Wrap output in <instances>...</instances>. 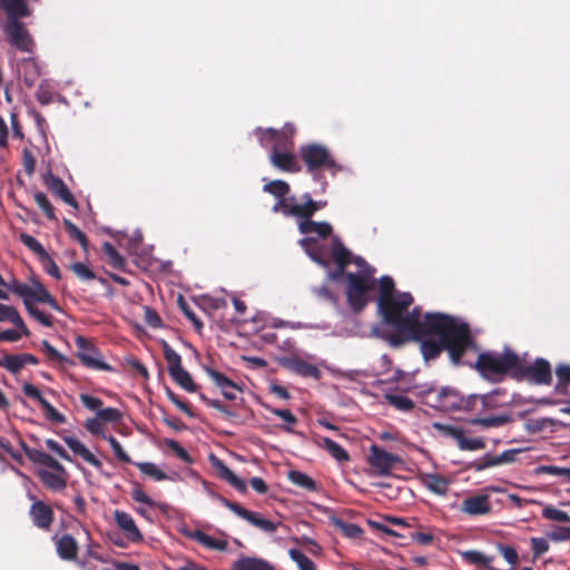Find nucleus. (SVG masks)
I'll list each match as a JSON object with an SVG mask.
<instances>
[{
	"label": "nucleus",
	"instance_id": "obj_1",
	"mask_svg": "<svg viewBox=\"0 0 570 570\" xmlns=\"http://www.w3.org/2000/svg\"><path fill=\"white\" fill-rule=\"evenodd\" d=\"M421 325L422 338L417 342L425 363L435 361L446 351L451 364L455 367L462 366L466 364L463 361L465 353L478 350L469 324L458 322L453 316L426 313Z\"/></svg>",
	"mask_w": 570,
	"mask_h": 570
},
{
	"label": "nucleus",
	"instance_id": "obj_2",
	"mask_svg": "<svg viewBox=\"0 0 570 570\" xmlns=\"http://www.w3.org/2000/svg\"><path fill=\"white\" fill-rule=\"evenodd\" d=\"M414 299L411 293H397L396 297L386 302H377V309L384 324L392 328L414 330L422 324V311L416 306L409 311Z\"/></svg>",
	"mask_w": 570,
	"mask_h": 570
},
{
	"label": "nucleus",
	"instance_id": "obj_3",
	"mask_svg": "<svg viewBox=\"0 0 570 570\" xmlns=\"http://www.w3.org/2000/svg\"><path fill=\"white\" fill-rule=\"evenodd\" d=\"M518 353L505 346L502 352L484 351L479 353L474 364L465 365L474 368L484 380L491 383L502 382L507 376L513 379Z\"/></svg>",
	"mask_w": 570,
	"mask_h": 570
},
{
	"label": "nucleus",
	"instance_id": "obj_4",
	"mask_svg": "<svg viewBox=\"0 0 570 570\" xmlns=\"http://www.w3.org/2000/svg\"><path fill=\"white\" fill-rule=\"evenodd\" d=\"M505 396L507 392L502 389H495L483 395L475 394L478 402L474 404L472 413H475L478 416L472 419L471 423L483 429L500 428L510 423L512 417L509 413L485 415L490 411L508 405L510 401L505 400Z\"/></svg>",
	"mask_w": 570,
	"mask_h": 570
},
{
	"label": "nucleus",
	"instance_id": "obj_5",
	"mask_svg": "<svg viewBox=\"0 0 570 570\" xmlns=\"http://www.w3.org/2000/svg\"><path fill=\"white\" fill-rule=\"evenodd\" d=\"M298 156L309 174L327 170L332 175H335L342 170V166L336 163L328 148L321 144L312 142L302 145Z\"/></svg>",
	"mask_w": 570,
	"mask_h": 570
},
{
	"label": "nucleus",
	"instance_id": "obj_6",
	"mask_svg": "<svg viewBox=\"0 0 570 570\" xmlns=\"http://www.w3.org/2000/svg\"><path fill=\"white\" fill-rule=\"evenodd\" d=\"M375 289V279L368 273H348L345 283L347 304L354 313L362 312L370 302V293Z\"/></svg>",
	"mask_w": 570,
	"mask_h": 570
},
{
	"label": "nucleus",
	"instance_id": "obj_7",
	"mask_svg": "<svg viewBox=\"0 0 570 570\" xmlns=\"http://www.w3.org/2000/svg\"><path fill=\"white\" fill-rule=\"evenodd\" d=\"M476 402L478 400L475 399V394L463 395L454 387L444 386L435 394V402H430V400L426 399L424 404L444 412L464 411L472 413L473 406Z\"/></svg>",
	"mask_w": 570,
	"mask_h": 570
},
{
	"label": "nucleus",
	"instance_id": "obj_8",
	"mask_svg": "<svg viewBox=\"0 0 570 570\" xmlns=\"http://www.w3.org/2000/svg\"><path fill=\"white\" fill-rule=\"evenodd\" d=\"M513 380L527 381L535 385H550L552 382L551 365L542 357L537 358L533 363H528L518 354Z\"/></svg>",
	"mask_w": 570,
	"mask_h": 570
},
{
	"label": "nucleus",
	"instance_id": "obj_9",
	"mask_svg": "<svg viewBox=\"0 0 570 570\" xmlns=\"http://www.w3.org/2000/svg\"><path fill=\"white\" fill-rule=\"evenodd\" d=\"M0 27L10 47L24 53L35 52V39L22 20L1 21Z\"/></svg>",
	"mask_w": 570,
	"mask_h": 570
},
{
	"label": "nucleus",
	"instance_id": "obj_10",
	"mask_svg": "<svg viewBox=\"0 0 570 570\" xmlns=\"http://www.w3.org/2000/svg\"><path fill=\"white\" fill-rule=\"evenodd\" d=\"M163 353L168 363V372L171 379L187 392H196L197 384L194 382L189 372L181 366L180 355L166 341H163Z\"/></svg>",
	"mask_w": 570,
	"mask_h": 570
},
{
	"label": "nucleus",
	"instance_id": "obj_11",
	"mask_svg": "<svg viewBox=\"0 0 570 570\" xmlns=\"http://www.w3.org/2000/svg\"><path fill=\"white\" fill-rule=\"evenodd\" d=\"M218 499L224 504V507L233 511L239 518L249 522L252 525L261 529L262 531L266 533H273L277 530L279 523H275L268 519L263 518L261 513L247 510L239 503L230 501L226 498L219 497Z\"/></svg>",
	"mask_w": 570,
	"mask_h": 570
},
{
	"label": "nucleus",
	"instance_id": "obj_12",
	"mask_svg": "<svg viewBox=\"0 0 570 570\" xmlns=\"http://www.w3.org/2000/svg\"><path fill=\"white\" fill-rule=\"evenodd\" d=\"M75 342L78 348L77 357L81 364L92 370L111 371V366L101 360L100 352L90 340L83 336H77Z\"/></svg>",
	"mask_w": 570,
	"mask_h": 570
},
{
	"label": "nucleus",
	"instance_id": "obj_13",
	"mask_svg": "<svg viewBox=\"0 0 570 570\" xmlns=\"http://www.w3.org/2000/svg\"><path fill=\"white\" fill-rule=\"evenodd\" d=\"M367 462L376 471V474L389 475L396 464L402 463V459L376 444H372Z\"/></svg>",
	"mask_w": 570,
	"mask_h": 570
},
{
	"label": "nucleus",
	"instance_id": "obj_14",
	"mask_svg": "<svg viewBox=\"0 0 570 570\" xmlns=\"http://www.w3.org/2000/svg\"><path fill=\"white\" fill-rule=\"evenodd\" d=\"M32 500L29 509V517L32 524L43 531H49L55 521V513L52 508L41 500H38L33 494L28 495Z\"/></svg>",
	"mask_w": 570,
	"mask_h": 570
},
{
	"label": "nucleus",
	"instance_id": "obj_15",
	"mask_svg": "<svg viewBox=\"0 0 570 570\" xmlns=\"http://www.w3.org/2000/svg\"><path fill=\"white\" fill-rule=\"evenodd\" d=\"M435 426L442 431L446 436L454 439L461 450L475 451L485 448V443L480 438H466L465 432L462 428L435 424Z\"/></svg>",
	"mask_w": 570,
	"mask_h": 570
},
{
	"label": "nucleus",
	"instance_id": "obj_16",
	"mask_svg": "<svg viewBox=\"0 0 570 570\" xmlns=\"http://www.w3.org/2000/svg\"><path fill=\"white\" fill-rule=\"evenodd\" d=\"M0 13L3 14L2 21L23 20L32 14L29 0H0Z\"/></svg>",
	"mask_w": 570,
	"mask_h": 570
},
{
	"label": "nucleus",
	"instance_id": "obj_17",
	"mask_svg": "<svg viewBox=\"0 0 570 570\" xmlns=\"http://www.w3.org/2000/svg\"><path fill=\"white\" fill-rule=\"evenodd\" d=\"M460 511L470 517L487 515L492 511L490 497L488 494L468 497L462 501Z\"/></svg>",
	"mask_w": 570,
	"mask_h": 570
},
{
	"label": "nucleus",
	"instance_id": "obj_18",
	"mask_svg": "<svg viewBox=\"0 0 570 570\" xmlns=\"http://www.w3.org/2000/svg\"><path fill=\"white\" fill-rule=\"evenodd\" d=\"M45 185L55 196L59 197L67 205L76 210L79 208V203L60 177L48 174L45 177Z\"/></svg>",
	"mask_w": 570,
	"mask_h": 570
},
{
	"label": "nucleus",
	"instance_id": "obj_19",
	"mask_svg": "<svg viewBox=\"0 0 570 570\" xmlns=\"http://www.w3.org/2000/svg\"><path fill=\"white\" fill-rule=\"evenodd\" d=\"M114 514L117 527L124 532L125 537L129 541L134 543H139L144 540L142 533L140 532V530L136 525L135 520L129 513L116 510Z\"/></svg>",
	"mask_w": 570,
	"mask_h": 570
},
{
	"label": "nucleus",
	"instance_id": "obj_20",
	"mask_svg": "<svg viewBox=\"0 0 570 570\" xmlns=\"http://www.w3.org/2000/svg\"><path fill=\"white\" fill-rule=\"evenodd\" d=\"M271 164L281 171L299 173L302 167L291 150H272Z\"/></svg>",
	"mask_w": 570,
	"mask_h": 570
},
{
	"label": "nucleus",
	"instance_id": "obj_21",
	"mask_svg": "<svg viewBox=\"0 0 570 570\" xmlns=\"http://www.w3.org/2000/svg\"><path fill=\"white\" fill-rule=\"evenodd\" d=\"M209 461L222 480L227 481L240 493H245L247 491L245 481L239 479L219 458L215 454H210Z\"/></svg>",
	"mask_w": 570,
	"mask_h": 570
},
{
	"label": "nucleus",
	"instance_id": "obj_22",
	"mask_svg": "<svg viewBox=\"0 0 570 570\" xmlns=\"http://www.w3.org/2000/svg\"><path fill=\"white\" fill-rule=\"evenodd\" d=\"M395 332L382 337L389 343L390 346L397 348L410 341H419L422 338V325L419 324L414 330L393 328Z\"/></svg>",
	"mask_w": 570,
	"mask_h": 570
},
{
	"label": "nucleus",
	"instance_id": "obj_23",
	"mask_svg": "<svg viewBox=\"0 0 570 570\" xmlns=\"http://www.w3.org/2000/svg\"><path fill=\"white\" fill-rule=\"evenodd\" d=\"M313 442L317 448L325 450L340 463L348 462L351 460L348 452L328 436L314 434Z\"/></svg>",
	"mask_w": 570,
	"mask_h": 570
},
{
	"label": "nucleus",
	"instance_id": "obj_24",
	"mask_svg": "<svg viewBox=\"0 0 570 570\" xmlns=\"http://www.w3.org/2000/svg\"><path fill=\"white\" fill-rule=\"evenodd\" d=\"M301 246L304 248L305 253L308 257L315 262L317 265L327 268L330 266V262L326 257V253L324 246L320 244V242L313 237H305L301 239Z\"/></svg>",
	"mask_w": 570,
	"mask_h": 570
},
{
	"label": "nucleus",
	"instance_id": "obj_25",
	"mask_svg": "<svg viewBox=\"0 0 570 570\" xmlns=\"http://www.w3.org/2000/svg\"><path fill=\"white\" fill-rule=\"evenodd\" d=\"M37 474L42 484L51 491L60 492L67 488L68 473L66 469L65 473L57 471L39 470Z\"/></svg>",
	"mask_w": 570,
	"mask_h": 570
},
{
	"label": "nucleus",
	"instance_id": "obj_26",
	"mask_svg": "<svg viewBox=\"0 0 570 570\" xmlns=\"http://www.w3.org/2000/svg\"><path fill=\"white\" fill-rule=\"evenodd\" d=\"M79 546L77 540L69 533L56 539V551L60 559L71 561L77 558Z\"/></svg>",
	"mask_w": 570,
	"mask_h": 570
},
{
	"label": "nucleus",
	"instance_id": "obj_27",
	"mask_svg": "<svg viewBox=\"0 0 570 570\" xmlns=\"http://www.w3.org/2000/svg\"><path fill=\"white\" fill-rule=\"evenodd\" d=\"M208 376L215 382V384L222 390L225 399L233 401L236 399L234 393L235 390H239L237 384L228 379L222 372L214 368H206Z\"/></svg>",
	"mask_w": 570,
	"mask_h": 570
},
{
	"label": "nucleus",
	"instance_id": "obj_28",
	"mask_svg": "<svg viewBox=\"0 0 570 570\" xmlns=\"http://www.w3.org/2000/svg\"><path fill=\"white\" fill-rule=\"evenodd\" d=\"M63 440L68 448L75 454L79 455L83 461L95 466L96 469L102 468V462L97 459L82 442L72 436H66Z\"/></svg>",
	"mask_w": 570,
	"mask_h": 570
},
{
	"label": "nucleus",
	"instance_id": "obj_29",
	"mask_svg": "<svg viewBox=\"0 0 570 570\" xmlns=\"http://www.w3.org/2000/svg\"><path fill=\"white\" fill-rule=\"evenodd\" d=\"M63 440L68 448L75 454L79 455L83 461L95 466L96 469L102 468V462L97 459L82 442L72 436H66Z\"/></svg>",
	"mask_w": 570,
	"mask_h": 570
},
{
	"label": "nucleus",
	"instance_id": "obj_30",
	"mask_svg": "<svg viewBox=\"0 0 570 570\" xmlns=\"http://www.w3.org/2000/svg\"><path fill=\"white\" fill-rule=\"evenodd\" d=\"M298 229L302 234L315 233L322 238H327L332 232V226L326 222H314L312 218H302L298 224Z\"/></svg>",
	"mask_w": 570,
	"mask_h": 570
},
{
	"label": "nucleus",
	"instance_id": "obj_31",
	"mask_svg": "<svg viewBox=\"0 0 570 570\" xmlns=\"http://www.w3.org/2000/svg\"><path fill=\"white\" fill-rule=\"evenodd\" d=\"M187 537L212 550L224 551L228 546L226 540L215 539L202 530L188 532Z\"/></svg>",
	"mask_w": 570,
	"mask_h": 570
},
{
	"label": "nucleus",
	"instance_id": "obj_32",
	"mask_svg": "<svg viewBox=\"0 0 570 570\" xmlns=\"http://www.w3.org/2000/svg\"><path fill=\"white\" fill-rule=\"evenodd\" d=\"M559 421L551 417H530L525 421V429L530 433L553 432Z\"/></svg>",
	"mask_w": 570,
	"mask_h": 570
},
{
	"label": "nucleus",
	"instance_id": "obj_33",
	"mask_svg": "<svg viewBox=\"0 0 570 570\" xmlns=\"http://www.w3.org/2000/svg\"><path fill=\"white\" fill-rule=\"evenodd\" d=\"M289 367L303 377L320 380L322 375L317 366L298 357L289 360Z\"/></svg>",
	"mask_w": 570,
	"mask_h": 570
},
{
	"label": "nucleus",
	"instance_id": "obj_34",
	"mask_svg": "<svg viewBox=\"0 0 570 570\" xmlns=\"http://www.w3.org/2000/svg\"><path fill=\"white\" fill-rule=\"evenodd\" d=\"M4 321L12 323L17 328L22 331L23 335L28 336L30 334L19 312L13 306L0 303V322Z\"/></svg>",
	"mask_w": 570,
	"mask_h": 570
},
{
	"label": "nucleus",
	"instance_id": "obj_35",
	"mask_svg": "<svg viewBox=\"0 0 570 570\" xmlns=\"http://www.w3.org/2000/svg\"><path fill=\"white\" fill-rule=\"evenodd\" d=\"M331 256L335 265L348 266L352 264V253L348 250L338 237H333Z\"/></svg>",
	"mask_w": 570,
	"mask_h": 570
},
{
	"label": "nucleus",
	"instance_id": "obj_36",
	"mask_svg": "<svg viewBox=\"0 0 570 570\" xmlns=\"http://www.w3.org/2000/svg\"><path fill=\"white\" fill-rule=\"evenodd\" d=\"M233 570H274V568L263 559L242 557L234 562Z\"/></svg>",
	"mask_w": 570,
	"mask_h": 570
},
{
	"label": "nucleus",
	"instance_id": "obj_37",
	"mask_svg": "<svg viewBox=\"0 0 570 570\" xmlns=\"http://www.w3.org/2000/svg\"><path fill=\"white\" fill-rule=\"evenodd\" d=\"M301 204L294 203V197L287 198H277V202L273 206L274 213H283L285 216L298 217L301 218Z\"/></svg>",
	"mask_w": 570,
	"mask_h": 570
},
{
	"label": "nucleus",
	"instance_id": "obj_38",
	"mask_svg": "<svg viewBox=\"0 0 570 570\" xmlns=\"http://www.w3.org/2000/svg\"><path fill=\"white\" fill-rule=\"evenodd\" d=\"M294 126L286 124L274 140L272 150H289L293 147Z\"/></svg>",
	"mask_w": 570,
	"mask_h": 570
},
{
	"label": "nucleus",
	"instance_id": "obj_39",
	"mask_svg": "<svg viewBox=\"0 0 570 570\" xmlns=\"http://www.w3.org/2000/svg\"><path fill=\"white\" fill-rule=\"evenodd\" d=\"M32 302L33 303H45L48 304L52 309L59 311L60 306L57 302V299L49 293V291L39 282L35 283L33 287V295H32Z\"/></svg>",
	"mask_w": 570,
	"mask_h": 570
},
{
	"label": "nucleus",
	"instance_id": "obj_40",
	"mask_svg": "<svg viewBox=\"0 0 570 570\" xmlns=\"http://www.w3.org/2000/svg\"><path fill=\"white\" fill-rule=\"evenodd\" d=\"M426 488L435 494L444 495L449 490L448 480L440 474H426L424 478Z\"/></svg>",
	"mask_w": 570,
	"mask_h": 570
},
{
	"label": "nucleus",
	"instance_id": "obj_41",
	"mask_svg": "<svg viewBox=\"0 0 570 570\" xmlns=\"http://www.w3.org/2000/svg\"><path fill=\"white\" fill-rule=\"evenodd\" d=\"M303 203L299 205L301 218H312V216L320 209H322L326 202H315L309 194L302 196Z\"/></svg>",
	"mask_w": 570,
	"mask_h": 570
},
{
	"label": "nucleus",
	"instance_id": "obj_42",
	"mask_svg": "<svg viewBox=\"0 0 570 570\" xmlns=\"http://www.w3.org/2000/svg\"><path fill=\"white\" fill-rule=\"evenodd\" d=\"M556 375L558 383L554 386V391L558 394H567V390L570 386V365L560 364L556 367Z\"/></svg>",
	"mask_w": 570,
	"mask_h": 570
},
{
	"label": "nucleus",
	"instance_id": "obj_43",
	"mask_svg": "<svg viewBox=\"0 0 570 570\" xmlns=\"http://www.w3.org/2000/svg\"><path fill=\"white\" fill-rule=\"evenodd\" d=\"M385 400L389 405L401 412H411L415 406L410 397L401 394L387 393L385 394Z\"/></svg>",
	"mask_w": 570,
	"mask_h": 570
},
{
	"label": "nucleus",
	"instance_id": "obj_44",
	"mask_svg": "<svg viewBox=\"0 0 570 570\" xmlns=\"http://www.w3.org/2000/svg\"><path fill=\"white\" fill-rule=\"evenodd\" d=\"M102 250L105 255L109 259V264L118 269L125 271L126 269V259L125 257L115 248L112 244L109 242H105L102 245Z\"/></svg>",
	"mask_w": 570,
	"mask_h": 570
},
{
	"label": "nucleus",
	"instance_id": "obj_45",
	"mask_svg": "<svg viewBox=\"0 0 570 570\" xmlns=\"http://www.w3.org/2000/svg\"><path fill=\"white\" fill-rule=\"evenodd\" d=\"M379 299L377 302H386L389 299H392L396 297L395 293V284L392 277L390 276H382L379 279Z\"/></svg>",
	"mask_w": 570,
	"mask_h": 570
},
{
	"label": "nucleus",
	"instance_id": "obj_46",
	"mask_svg": "<svg viewBox=\"0 0 570 570\" xmlns=\"http://www.w3.org/2000/svg\"><path fill=\"white\" fill-rule=\"evenodd\" d=\"M0 366L4 367L12 374H18L26 365L21 354L4 353L0 361Z\"/></svg>",
	"mask_w": 570,
	"mask_h": 570
},
{
	"label": "nucleus",
	"instance_id": "obj_47",
	"mask_svg": "<svg viewBox=\"0 0 570 570\" xmlns=\"http://www.w3.org/2000/svg\"><path fill=\"white\" fill-rule=\"evenodd\" d=\"M63 226H65V229L66 232L68 233L69 237L77 240L81 248L85 250V252H88V248H89V240L86 236V234L80 230L70 219L68 218H65L63 219Z\"/></svg>",
	"mask_w": 570,
	"mask_h": 570
},
{
	"label": "nucleus",
	"instance_id": "obj_48",
	"mask_svg": "<svg viewBox=\"0 0 570 570\" xmlns=\"http://www.w3.org/2000/svg\"><path fill=\"white\" fill-rule=\"evenodd\" d=\"M263 190L273 195L275 198H284L289 194L291 187L285 180L275 179L265 184Z\"/></svg>",
	"mask_w": 570,
	"mask_h": 570
},
{
	"label": "nucleus",
	"instance_id": "obj_49",
	"mask_svg": "<svg viewBox=\"0 0 570 570\" xmlns=\"http://www.w3.org/2000/svg\"><path fill=\"white\" fill-rule=\"evenodd\" d=\"M288 479L291 480V482H293L294 484H296L305 490L316 491V489H317L316 482L304 472L296 471V470L289 471Z\"/></svg>",
	"mask_w": 570,
	"mask_h": 570
},
{
	"label": "nucleus",
	"instance_id": "obj_50",
	"mask_svg": "<svg viewBox=\"0 0 570 570\" xmlns=\"http://www.w3.org/2000/svg\"><path fill=\"white\" fill-rule=\"evenodd\" d=\"M22 66L24 67L23 81L26 86L32 87L35 85L36 79L40 75L39 67L36 60L31 57L22 59Z\"/></svg>",
	"mask_w": 570,
	"mask_h": 570
},
{
	"label": "nucleus",
	"instance_id": "obj_51",
	"mask_svg": "<svg viewBox=\"0 0 570 570\" xmlns=\"http://www.w3.org/2000/svg\"><path fill=\"white\" fill-rule=\"evenodd\" d=\"M462 558L468 563L482 567H489L490 563L494 560V557L487 556L476 550H468L462 552Z\"/></svg>",
	"mask_w": 570,
	"mask_h": 570
},
{
	"label": "nucleus",
	"instance_id": "obj_52",
	"mask_svg": "<svg viewBox=\"0 0 570 570\" xmlns=\"http://www.w3.org/2000/svg\"><path fill=\"white\" fill-rule=\"evenodd\" d=\"M334 525L342 531V533L350 538V539H356L360 538L363 534V530L360 525L351 522H346L342 519H334Z\"/></svg>",
	"mask_w": 570,
	"mask_h": 570
},
{
	"label": "nucleus",
	"instance_id": "obj_53",
	"mask_svg": "<svg viewBox=\"0 0 570 570\" xmlns=\"http://www.w3.org/2000/svg\"><path fill=\"white\" fill-rule=\"evenodd\" d=\"M135 464L140 470L141 473L150 476L156 481H164L168 479V475L151 462H139Z\"/></svg>",
	"mask_w": 570,
	"mask_h": 570
},
{
	"label": "nucleus",
	"instance_id": "obj_54",
	"mask_svg": "<svg viewBox=\"0 0 570 570\" xmlns=\"http://www.w3.org/2000/svg\"><path fill=\"white\" fill-rule=\"evenodd\" d=\"M19 240L27 248H29L32 253H35L38 256V258L42 257L47 253V250L45 249L42 244L38 239H36L33 236H31L27 233H21L19 235Z\"/></svg>",
	"mask_w": 570,
	"mask_h": 570
},
{
	"label": "nucleus",
	"instance_id": "obj_55",
	"mask_svg": "<svg viewBox=\"0 0 570 570\" xmlns=\"http://www.w3.org/2000/svg\"><path fill=\"white\" fill-rule=\"evenodd\" d=\"M26 309L29 313L30 316H32L35 320H37L40 324H42L46 327L52 326V317L50 315L45 314L41 312L37 306L36 303L31 301L24 303Z\"/></svg>",
	"mask_w": 570,
	"mask_h": 570
},
{
	"label": "nucleus",
	"instance_id": "obj_56",
	"mask_svg": "<svg viewBox=\"0 0 570 570\" xmlns=\"http://www.w3.org/2000/svg\"><path fill=\"white\" fill-rule=\"evenodd\" d=\"M26 309L29 313L30 316H32L35 320H37L40 324H42L46 327L52 326V317L50 315L45 314L41 312L37 306L36 303L31 301L24 303Z\"/></svg>",
	"mask_w": 570,
	"mask_h": 570
},
{
	"label": "nucleus",
	"instance_id": "obj_57",
	"mask_svg": "<svg viewBox=\"0 0 570 570\" xmlns=\"http://www.w3.org/2000/svg\"><path fill=\"white\" fill-rule=\"evenodd\" d=\"M26 309L29 313L30 316H32L35 320H37L40 324H42L46 327L52 326V317L50 315L45 314L41 312L37 306L36 303L31 301L24 303Z\"/></svg>",
	"mask_w": 570,
	"mask_h": 570
},
{
	"label": "nucleus",
	"instance_id": "obj_58",
	"mask_svg": "<svg viewBox=\"0 0 570 570\" xmlns=\"http://www.w3.org/2000/svg\"><path fill=\"white\" fill-rule=\"evenodd\" d=\"M288 554L291 559L297 564L299 570H316L315 563L305 556L301 550L298 549H291L288 551Z\"/></svg>",
	"mask_w": 570,
	"mask_h": 570
},
{
	"label": "nucleus",
	"instance_id": "obj_59",
	"mask_svg": "<svg viewBox=\"0 0 570 570\" xmlns=\"http://www.w3.org/2000/svg\"><path fill=\"white\" fill-rule=\"evenodd\" d=\"M35 202L39 206V208L43 212V214L46 215V217L48 219L57 220V217L55 214V208L43 193H41V191L36 193Z\"/></svg>",
	"mask_w": 570,
	"mask_h": 570
},
{
	"label": "nucleus",
	"instance_id": "obj_60",
	"mask_svg": "<svg viewBox=\"0 0 570 570\" xmlns=\"http://www.w3.org/2000/svg\"><path fill=\"white\" fill-rule=\"evenodd\" d=\"M255 134L258 137L261 146L266 148L269 145L273 146L274 140L278 136V130L274 129V128L263 129V128L258 127V128H256Z\"/></svg>",
	"mask_w": 570,
	"mask_h": 570
},
{
	"label": "nucleus",
	"instance_id": "obj_61",
	"mask_svg": "<svg viewBox=\"0 0 570 570\" xmlns=\"http://www.w3.org/2000/svg\"><path fill=\"white\" fill-rule=\"evenodd\" d=\"M535 473L562 476L570 481V468H560L556 465H540L535 469Z\"/></svg>",
	"mask_w": 570,
	"mask_h": 570
},
{
	"label": "nucleus",
	"instance_id": "obj_62",
	"mask_svg": "<svg viewBox=\"0 0 570 570\" xmlns=\"http://www.w3.org/2000/svg\"><path fill=\"white\" fill-rule=\"evenodd\" d=\"M165 444L183 462L187 464L194 463L190 454L180 445V443L173 439H167Z\"/></svg>",
	"mask_w": 570,
	"mask_h": 570
},
{
	"label": "nucleus",
	"instance_id": "obj_63",
	"mask_svg": "<svg viewBox=\"0 0 570 570\" xmlns=\"http://www.w3.org/2000/svg\"><path fill=\"white\" fill-rule=\"evenodd\" d=\"M542 515L547 520L570 523V515L562 510L553 507H547L542 510Z\"/></svg>",
	"mask_w": 570,
	"mask_h": 570
},
{
	"label": "nucleus",
	"instance_id": "obj_64",
	"mask_svg": "<svg viewBox=\"0 0 570 570\" xmlns=\"http://www.w3.org/2000/svg\"><path fill=\"white\" fill-rule=\"evenodd\" d=\"M70 269L78 278L82 281H92L97 277L96 273L81 262L71 264Z\"/></svg>",
	"mask_w": 570,
	"mask_h": 570
}]
</instances>
